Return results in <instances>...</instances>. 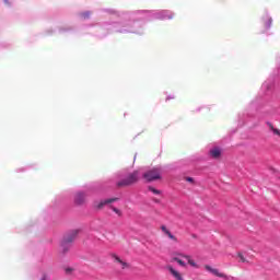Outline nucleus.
<instances>
[{
  "label": "nucleus",
  "instance_id": "f257e3e1",
  "mask_svg": "<svg viewBox=\"0 0 280 280\" xmlns=\"http://www.w3.org/2000/svg\"><path fill=\"white\" fill-rule=\"evenodd\" d=\"M139 171H135L129 174L125 179H121L117 183L118 187H130V185H135V183H139Z\"/></svg>",
  "mask_w": 280,
  "mask_h": 280
},
{
  "label": "nucleus",
  "instance_id": "f03ea898",
  "mask_svg": "<svg viewBox=\"0 0 280 280\" xmlns=\"http://www.w3.org/2000/svg\"><path fill=\"white\" fill-rule=\"evenodd\" d=\"M161 167H153L143 174V178L147 183H152L154 180H161Z\"/></svg>",
  "mask_w": 280,
  "mask_h": 280
},
{
  "label": "nucleus",
  "instance_id": "7ed1b4c3",
  "mask_svg": "<svg viewBox=\"0 0 280 280\" xmlns=\"http://www.w3.org/2000/svg\"><path fill=\"white\" fill-rule=\"evenodd\" d=\"M205 270H207V272H210L214 277H219L220 279H225V280L229 279L228 275H225L224 272H221L219 269H215L209 265L205 266Z\"/></svg>",
  "mask_w": 280,
  "mask_h": 280
},
{
  "label": "nucleus",
  "instance_id": "20e7f679",
  "mask_svg": "<svg viewBox=\"0 0 280 280\" xmlns=\"http://www.w3.org/2000/svg\"><path fill=\"white\" fill-rule=\"evenodd\" d=\"M161 231H162L163 235L168 237V240H172V242H178V238L174 234H172V231H170V229H167V226L162 225Z\"/></svg>",
  "mask_w": 280,
  "mask_h": 280
},
{
  "label": "nucleus",
  "instance_id": "39448f33",
  "mask_svg": "<svg viewBox=\"0 0 280 280\" xmlns=\"http://www.w3.org/2000/svg\"><path fill=\"white\" fill-rule=\"evenodd\" d=\"M73 242V237H66L62 242H61V253H68L69 248H71L70 243Z\"/></svg>",
  "mask_w": 280,
  "mask_h": 280
},
{
  "label": "nucleus",
  "instance_id": "423d86ee",
  "mask_svg": "<svg viewBox=\"0 0 280 280\" xmlns=\"http://www.w3.org/2000/svg\"><path fill=\"white\" fill-rule=\"evenodd\" d=\"M117 200H119V198L105 199V200H102L98 203H96L95 207H96V209H103L105 207V205H110L113 202H117Z\"/></svg>",
  "mask_w": 280,
  "mask_h": 280
},
{
  "label": "nucleus",
  "instance_id": "0eeeda50",
  "mask_svg": "<svg viewBox=\"0 0 280 280\" xmlns=\"http://www.w3.org/2000/svg\"><path fill=\"white\" fill-rule=\"evenodd\" d=\"M167 270L171 272L172 277L175 278V280H185L183 279V273H180V271L176 270L174 267L170 266Z\"/></svg>",
  "mask_w": 280,
  "mask_h": 280
},
{
  "label": "nucleus",
  "instance_id": "6e6552de",
  "mask_svg": "<svg viewBox=\"0 0 280 280\" xmlns=\"http://www.w3.org/2000/svg\"><path fill=\"white\" fill-rule=\"evenodd\" d=\"M85 200H86V195H84V192H77L74 197L75 205H84Z\"/></svg>",
  "mask_w": 280,
  "mask_h": 280
},
{
  "label": "nucleus",
  "instance_id": "1a4fd4ad",
  "mask_svg": "<svg viewBox=\"0 0 280 280\" xmlns=\"http://www.w3.org/2000/svg\"><path fill=\"white\" fill-rule=\"evenodd\" d=\"M179 257H183L184 259H186V261H188L189 266H191L192 268H200V266L196 264V261L191 258V256L179 254Z\"/></svg>",
  "mask_w": 280,
  "mask_h": 280
},
{
  "label": "nucleus",
  "instance_id": "9d476101",
  "mask_svg": "<svg viewBox=\"0 0 280 280\" xmlns=\"http://www.w3.org/2000/svg\"><path fill=\"white\" fill-rule=\"evenodd\" d=\"M221 154L222 150L218 147H214L212 150H210V156H212V159H220Z\"/></svg>",
  "mask_w": 280,
  "mask_h": 280
},
{
  "label": "nucleus",
  "instance_id": "9b49d317",
  "mask_svg": "<svg viewBox=\"0 0 280 280\" xmlns=\"http://www.w3.org/2000/svg\"><path fill=\"white\" fill-rule=\"evenodd\" d=\"M156 19H172V14H170V11H162L158 14Z\"/></svg>",
  "mask_w": 280,
  "mask_h": 280
},
{
  "label": "nucleus",
  "instance_id": "f8f14e48",
  "mask_svg": "<svg viewBox=\"0 0 280 280\" xmlns=\"http://www.w3.org/2000/svg\"><path fill=\"white\" fill-rule=\"evenodd\" d=\"M173 261H176L178 266H182L183 268L187 267V262H185L183 259H180L178 256H173Z\"/></svg>",
  "mask_w": 280,
  "mask_h": 280
},
{
  "label": "nucleus",
  "instance_id": "ddd939ff",
  "mask_svg": "<svg viewBox=\"0 0 280 280\" xmlns=\"http://www.w3.org/2000/svg\"><path fill=\"white\" fill-rule=\"evenodd\" d=\"M237 257L242 264H248V259H246V256H244V253L237 252Z\"/></svg>",
  "mask_w": 280,
  "mask_h": 280
},
{
  "label": "nucleus",
  "instance_id": "4468645a",
  "mask_svg": "<svg viewBox=\"0 0 280 280\" xmlns=\"http://www.w3.org/2000/svg\"><path fill=\"white\" fill-rule=\"evenodd\" d=\"M149 191H151L152 194H154L155 196H161V190L150 186L149 187Z\"/></svg>",
  "mask_w": 280,
  "mask_h": 280
},
{
  "label": "nucleus",
  "instance_id": "2eb2a0df",
  "mask_svg": "<svg viewBox=\"0 0 280 280\" xmlns=\"http://www.w3.org/2000/svg\"><path fill=\"white\" fill-rule=\"evenodd\" d=\"M270 130L273 132V135L280 137V129L275 128L272 125H270Z\"/></svg>",
  "mask_w": 280,
  "mask_h": 280
},
{
  "label": "nucleus",
  "instance_id": "dca6fc26",
  "mask_svg": "<svg viewBox=\"0 0 280 280\" xmlns=\"http://www.w3.org/2000/svg\"><path fill=\"white\" fill-rule=\"evenodd\" d=\"M116 261L120 265L122 269L128 268V262H124V260L116 258Z\"/></svg>",
  "mask_w": 280,
  "mask_h": 280
},
{
  "label": "nucleus",
  "instance_id": "f3484780",
  "mask_svg": "<svg viewBox=\"0 0 280 280\" xmlns=\"http://www.w3.org/2000/svg\"><path fill=\"white\" fill-rule=\"evenodd\" d=\"M112 211H114V213H116V215H118L119 218H121V210L115 208V207H112Z\"/></svg>",
  "mask_w": 280,
  "mask_h": 280
},
{
  "label": "nucleus",
  "instance_id": "a211bd4d",
  "mask_svg": "<svg viewBox=\"0 0 280 280\" xmlns=\"http://www.w3.org/2000/svg\"><path fill=\"white\" fill-rule=\"evenodd\" d=\"M66 272L67 275H71V272H73V268L71 267L66 268Z\"/></svg>",
  "mask_w": 280,
  "mask_h": 280
},
{
  "label": "nucleus",
  "instance_id": "6ab92c4d",
  "mask_svg": "<svg viewBox=\"0 0 280 280\" xmlns=\"http://www.w3.org/2000/svg\"><path fill=\"white\" fill-rule=\"evenodd\" d=\"M40 280H49V276L48 275H44Z\"/></svg>",
  "mask_w": 280,
  "mask_h": 280
},
{
  "label": "nucleus",
  "instance_id": "aec40b11",
  "mask_svg": "<svg viewBox=\"0 0 280 280\" xmlns=\"http://www.w3.org/2000/svg\"><path fill=\"white\" fill-rule=\"evenodd\" d=\"M186 180H187V183H194V178H191V177H187Z\"/></svg>",
  "mask_w": 280,
  "mask_h": 280
},
{
  "label": "nucleus",
  "instance_id": "412c9836",
  "mask_svg": "<svg viewBox=\"0 0 280 280\" xmlns=\"http://www.w3.org/2000/svg\"><path fill=\"white\" fill-rule=\"evenodd\" d=\"M83 19H89V12L83 13Z\"/></svg>",
  "mask_w": 280,
  "mask_h": 280
},
{
  "label": "nucleus",
  "instance_id": "4be33fe9",
  "mask_svg": "<svg viewBox=\"0 0 280 280\" xmlns=\"http://www.w3.org/2000/svg\"><path fill=\"white\" fill-rule=\"evenodd\" d=\"M272 25V19H269V23L267 24V27H270Z\"/></svg>",
  "mask_w": 280,
  "mask_h": 280
},
{
  "label": "nucleus",
  "instance_id": "5701e85b",
  "mask_svg": "<svg viewBox=\"0 0 280 280\" xmlns=\"http://www.w3.org/2000/svg\"><path fill=\"white\" fill-rule=\"evenodd\" d=\"M278 180H280V177L278 178Z\"/></svg>",
  "mask_w": 280,
  "mask_h": 280
}]
</instances>
